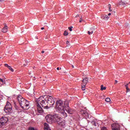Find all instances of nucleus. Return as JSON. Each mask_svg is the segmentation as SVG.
<instances>
[{"label":"nucleus","instance_id":"f704fd0d","mask_svg":"<svg viewBox=\"0 0 130 130\" xmlns=\"http://www.w3.org/2000/svg\"><path fill=\"white\" fill-rule=\"evenodd\" d=\"M57 71H59V68H57Z\"/></svg>","mask_w":130,"mask_h":130},{"label":"nucleus","instance_id":"0eeeda50","mask_svg":"<svg viewBox=\"0 0 130 130\" xmlns=\"http://www.w3.org/2000/svg\"><path fill=\"white\" fill-rule=\"evenodd\" d=\"M9 119L6 116H3L0 119V127H3L7 122H8Z\"/></svg>","mask_w":130,"mask_h":130},{"label":"nucleus","instance_id":"2f4dec72","mask_svg":"<svg viewBox=\"0 0 130 130\" xmlns=\"http://www.w3.org/2000/svg\"><path fill=\"white\" fill-rule=\"evenodd\" d=\"M108 16H111V13H109V14H108Z\"/></svg>","mask_w":130,"mask_h":130},{"label":"nucleus","instance_id":"5701e85b","mask_svg":"<svg viewBox=\"0 0 130 130\" xmlns=\"http://www.w3.org/2000/svg\"><path fill=\"white\" fill-rule=\"evenodd\" d=\"M91 123L93 125H94V126H96V122H95V121H91Z\"/></svg>","mask_w":130,"mask_h":130},{"label":"nucleus","instance_id":"79ce46f5","mask_svg":"<svg viewBox=\"0 0 130 130\" xmlns=\"http://www.w3.org/2000/svg\"><path fill=\"white\" fill-rule=\"evenodd\" d=\"M0 44H1V42H0Z\"/></svg>","mask_w":130,"mask_h":130},{"label":"nucleus","instance_id":"6e6552de","mask_svg":"<svg viewBox=\"0 0 130 130\" xmlns=\"http://www.w3.org/2000/svg\"><path fill=\"white\" fill-rule=\"evenodd\" d=\"M37 109L39 113H43V109L41 107V103L38 102V99L36 100Z\"/></svg>","mask_w":130,"mask_h":130},{"label":"nucleus","instance_id":"1a4fd4ad","mask_svg":"<svg viewBox=\"0 0 130 130\" xmlns=\"http://www.w3.org/2000/svg\"><path fill=\"white\" fill-rule=\"evenodd\" d=\"M111 127L112 130H120V125L118 123L112 124Z\"/></svg>","mask_w":130,"mask_h":130},{"label":"nucleus","instance_id":"6ab92c4d","mask_svg":"<svg viewBox=\"0 0 130 130\" xmlns=\"http://www.w3.org/2000/svg\"><path fill=\"white\" fill-rule=\"evenodd\" d=\"M8 69H9L11 72H14V69H13L11 66H8Z\"/></svg>","mask_w":130,"mask_h":130},{"label":"nucleus","instance_id":"7c9ffc66","mask_svg":"<svg viewBox=\"0 0 130 130\" xmlns=\"http://www.w3.org/2000/svg\"><path fill=\"white\" fill-rule=\"evenodd\" d=\"M109 12H112V10H111V8L109 9Z\"/></svg>","mask_w":130,"mask_h":130},{"label":"nucleus","instance_id":"c756f323","mask_svg":"<svg viewBox=\"0 0 130 130\" xmlns=\"http://www.w3.org/2000/svg\"><path fill=\"white\" fill-rule=\"evenodd\" d=\"M82 21H83V19L81 17V18H80V19L79 20L80 23H81V22H82Z\"/></svg>","mask_w":130,"mask_h":130},{"label":"nucleus","instance_id":"a878e982","mask_svg":"<svg viewBox=\"0 0 130 130\" xmlns=\"http://www.w3.org/2000/svg\"><path fill=\"white\" fill-rule=\"evenodd\" d=\"M69 29L71 32H72V31H73V26L69 27Z\"/></svg>","mask_w":130,"mask_h":130},{"label":"nucleus","instance_id":"4c0bfd02","mask_svg":"<svg viewBox=\"0 0 130 130\" xmlns=\"http://www.w3.org/2000/svg\"><path fill=\"white\" fill-rule=\"evenodd\" d=\"M4 0H0V2H4Z\"/></svg>","mask_w":130,"mask_h":130},{"label":"nucleus","instance_id":"39448f33","mask_svg":"<svg viewBox=\"0 0 130 130\" xmlns=\"http://www.w3.org/2000/svg\"><path fill=\"white\" fill-rule=\"evenodd\" d=\"M12 107L11 103L9 102H7L6 103V105L4 108V111L6 113L8 114H10L12 112Z\"/></svg>","mask_w":130,"mask_h":130},{"label":"nucleus","instance_id":"dca6fc26","mask_svg":"<svg viewBox=\"0 0 130 130\" xmlns=\"http://www.w3.org/2000/svg\"><path fill=\"white\" fill-rule=\"evenodd\" d=\"M119 5H120V6H123L124 7V6H125V3H123L122 1H120L119 2Z\"/></svg>","mask_w":130,"mask_h":130},{"label":"nucleus","instance_id":"aec40b11","mask_svg":"<svg viewBox=\"0 0 130 130\" xmlns=\"http://www.w3.org/2000/svg\"><path fill=\"white\" fill-rule=\"evenodd\" d=\"M105 101L106 102H110V98H106Z\"/></svg>","mask_w":130,"mask_h":130},{"label":"nucleus","instance_id":"2eb2a0df","mask_svg":"<svg viewBox=\"0 0 130 130\" xmlns=\"http://www.w3.org/2000/svg\"><path fill=\"white\" fill-rule=\"evenodd\" d=\"M81 89L83 91H85V90H86V85L82 84Z\"/></svg>","mask_w":130,"mask_h":130},{"label":"nucleus","instance_id":"c9c22d12","mask_svg":"<svg viewBox=\"0 0 130 130\" xmlns=\"http://www.w3.org/2000/svg\"><path fill=\"white\" fill-rule=\"evenodd\" d=\"M42 53H44V51H42Z\"/></svg>","mask_w":130,"mask_h":130},{"label":"nucleus","instance_id":"58836bf2","mask_svg":"<svg viewBox=\"0 0 130 130\" xmlns=\"http://www.w3.org/2000/svg\"><path fill=\"white\" fill-rule=\"evenodd\" d=\"M79 17V15H77L76 16V17Z\"/></svg>","mask_w":130,"mask_h":130},{"label":"nucleus","instance_id":"4be33fe9","mask_svg":"<svg viewBox=\"0 0 130 130\" xmlns=\"http://www.w3.org/2000/svg\"><path fill=\"white\" fill-rule=\"evenodd\" d=\"M69 35V32H68V31L66 30L64 32V36H68V35Z\"/></svg>","mask_w":130,"mask_h":130},{"label":"nucleus","instance_id":"f257e3e1","mask_svg":"<svg viewBox=\"0 0 130 130\" xmlns=\"http://www.w3.org/2000/svg\"><path fill=\"white\" fill-rule=\"evenodd\" d=\"M38 102L41 103V106L45 109H48L49 107L53 106L55 101L52 96L49 95L41 96L38 99Z\"/></svg>","mask_w":130,"mask_h":130},{"label":"nucleus","instance_id":"72a5a7b5","mask_svg":"<svg viewBox=\"0 0 130 130\" xmlns=\"http://www.w3.org/2000/svg\"><path fill=\"white\" fill-rule=\"evenodd\" d=\"M72 67L73 69H74L75 67L74 66V65H72Z\"/></svg>","mask_w":130,"mask_h":130},{"label":"nucleus","instance_id":"f3484780","mask_svg":"<svg viewBox=\"0 0 130 130\" xmlns=\"http://www.w3.org/2000/svg\"><path fill=\"white\" fill-rule=\"evenodd\" d=\"M106 87H104L103 86V85H102L101 86V90L102 91H103V90H106Z\"/></svg>","mask_w":130,"mask_h":130},{"label":"nucleus","instance_id":"a19ab883","mask_svg":"<svg viewBox=\"0 0 130 130\" xmlns=\"http://www.w3.org/2000/svg\"><path fill=\"white\" fill-rule=\"evenodd\" d=\"M0 58H2V57H0Z\"/></svg>","mask_w":130,"mask_h":130},{"label":"nucleus","instance_id":"bb28decb","mask_svg":"<svg viewBox=\"0 0 130 130\" xmlns=\"http://www.w3.org/2000/svg\"><path fill=\"white\" fill-rule=\"evenodd\" d=\"M108 8H109V9H111V5L110 4H109V5H108Z\"/></svg>","mask_w":130,"mask_h":130},{"label":"nucleus","instance_id":"a211bd4d","mask_svg":"<svg viewBox=\"0 0 130 130\" xmlns=\"http://www.w3.org/2000/svg\"><path fill=\"white\" fill-rule=\"evenodd\" d=\"M125 87H126L127 92H129L130 90H129V88H128V84H126L125 85Z\"/></svg>","mask_w":130,"mask_h":130},{"label":"nucleus","instance_id":"20e7f679","mask_svg":"<svg viewBox=\"0 0 130 130\" xmlns=\"http://www.w3.org/2000/svg\"><path fill=\"white\" fill-rule=\"evenodd\" d=\"M17 101L22 109H24V110H28V109L30 108V103H29V101L24 99L22 95H18Z\"/></svg>","mask_w":130,"mask_h":130},{"label":"nucleus","instance_id":"e433bc0d","mask_svg":"<svg viewBox=\"0 0 130 130\" xmlns=\"http://www.w3.org/2000/svg\"><path fill=\"white\" fill-rule=\"evenodd\" d=\"M115 83H117V80H115Z\"/></svg>","mask_w":130,"mask_h":130},{"label":"nucleus","instance_id":"ddd939ff","mask_svg":"<svg viewBox=\"0 0 130 130\" xmlns=\"http://www.w3.org/2000/svg\"><path fill=\"white\" fill-rule=\"evenodd\" d=\"M2 32H3V33H6V32H8V26L7 25H5L3 28Z\"/></svg>","mask_w":130,"mask_h":130},{"label":"nucleus","instance_id":"ea45409f","mask_svg":"<svg viewBox=\"0 0 130 130\" xmlns=\"http://www.w3.org/2000/svg\"><path fill=\"white\" fill-rule=\"evenodd\" d=\"M0 58H2V57H0Z\"/></svg>","mask_w":130,"mask_h":130},{"label":"nucleus","instance_id":"393cba45","mask_svg":"<svg viewBox=\"0 0 130 130\" xmlns=\"http://www.w3.org/2000/svg\"><path fill=\"white\" fill-rule=\"evenodd\" d=\"M0 82H2V83H3V84H6V81H4V80L1 78H0Z\"/></svg>","mask_w":130,"mask_h":130},{"label":"nucleus","instance_id":"4468645a","mask_svg":"<svg viewBox=\"0 0 130 130\" xmlns=\"http://www.w3.org/2000/svg\"><path fill=\"white\" fill-rule=\"evenodd\" d=\"M102 19H103V20H107L109 19V17L108 16V15H104L102 16Z\"/></svg>","mask_w":130,"mask_h":130},{"label":"nucleus","instance_id":"9b49d317","mask_svg":"<svg viewBox=\"0 0 130 130\" xmlns=\"http://www.w3.org/2000/svg\"><path fill=\"white\" fill-rule=\"evenodd\" d=\"M89 81V79H88V78H85L84 79H83V80H82V84L83 85H87V83H88Z\"/></svg>","mask_w":130,"mask_h":130},{"label":"nucleus","instance_id":"473e14b6","mask_svg":"<svg viewBox=\"0 0 130 130\" xmlns=\"http://www.w3.org/2000/svg\"><path fill=\"white\" fill-rule=\"evenodd\" d=\"M41 30H44V27H41Z\"/></svg>","mask_w":130,"mask_h":130},{"label":"nucleus","instance_id":"423d86ee","mask_svg":"<svg viewBox=\"0 0 130 130\" xmlns=\"http://www.w3.org/2000/svg\"><path fill=\"white\" fill-rule=\"evenodd\" d=\"M69 103L70 102L69 101V100H66L64 101V105L65 106H66V109H65V110H66L67 112H68V113H69V114H73V111L72 110L70 109V107L69 106Z\"/></svg>","mask_w":130,"mask_h":130},{"label":"nucleus","instance_id":"7ed1b4c3","mask_svg":"<svg viewBox=\"0 0 130 130\" xmlns=\"http://www.w3.org/2000/svg\"><path fill=\"white\" fill-rule=\"evenodd\" d=\"M66 107H67V106L64 105V102L63 103V102L61 100L57 101L56 103L55 109L59 113H61V116L63 117V118H66V117L68 116L67 113L64 112L67 108Z\"/></svg>","mask_w":130,"mask_h":130},{"label":"nucleus","instance_id":"412c9836","mask_svg":"<svg viewBox=\"0 0 130 130\" xmlns=\"http://www.w3.org/2000/svg\"><path fill=\"white\" fill-rule=\"evenodd\" d=\"M28 130H38V129H37V128H35L34 127H30L28 128Z\"/></svg>","mask_w":130,"mask_h":130},{"label":"nucleus","instance_id":"f03ea898","mask_svg":"<svg viewBox=\"0 0 130 130\" xmlns=\"http://www.w3.org/2000/svg\"><path fill=\"white\" fill-rule=\"evenodd\" d=\"M45 118L47 122L49 123H51L53 121H56L59 125L63 126V127L66 125V121L56 114L53 115H48L46 116Z\"/></svg>","mask_w":130,"mask_h":130},{"label":"nucleus","instance_id":"f8f14e48","mask_svg":"<svg viewBox=\"0 0 130 130\" xmlns=\"http://www.w3.org/2000/svg\"><path fill=\"white\" fill-rule=\"evenodd\" d=\"M44 128L45 130H50V128L49 127V126L48 125V124H47V123H44Z\"/></svg>","mask_w":130,"mask_h":130},{"label":"nucleus","instance_id":"b1692460","mask_svg":"<svg viewBox=\"0 0 130 130\" xmlns=\"http://www.w3.org/2000/svg\"><path fill=\"white\" fill-rule=\"evenodd\" d=\"M93 30H91V31H88V34L89 35H91V34H93Z\"/></svg>","mask_w":130,"mask_h":130},{"label":"nucleus","instance_id":"9d476101","mask_svg":"<svg viewBox=\"0 0 130 130\" xmlns=\"http://www.w3.org/2000/svg\"><path fill=\"white\" fill-rule=\"evenodd\" d=\"M80 113L81 114H82L84 117H85V118H88L89 117V113H88V112L84 111V110H81L80 111Z\"/></svg>","mask_w":130,"mask_h":130},{"label":"nucleus","instance_id":"cd10ccee","mask_svg":"<svg viewBox=\"0 0 130 130\" xmlns=\"http://www.w3.org/2000/svg\"><path fill=\"white\" fill-rule=\"evenodd\" d=\"M5 66L7 68H8V67H10V66H9L8 64L5 63Z\"/></svg>","mask_w":130,"mask_h":130},{"label":"nucleus","instance_id":"c85d7f7f","mask_svg":"<svg viewBox=\"0 0 130 130\" xmlns=\"http://www.w3.org/2000/svg\"><path fill=\"white\" fill-rule=\"evenodd\" d=\"M66 44L69 45V44H70V42L69 41H67V42H66Z\"/></svg>","mask_w":130,"mask_h":130}]
</instances>
